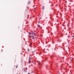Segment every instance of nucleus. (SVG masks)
Instances as JSON below:
<instances>
[{"label":"nucleus","mask_w":74,"mask_h":74,"mask_svg":"<svg viewBox=\"0 0 74 74\" xmlns=\"http://www.w3.org/2000/svg\"><path fill=\"white\" fill-rule=\"evenodd\" d=\"M30 59H31V57H29V60H30Z\"/></svg>","instance_id":"nucleus-2"},{"label":"nucleus","mask_w":74,"mask_h":74,"mask_svg":"<svg viewBox=\"0 0 74 74\" xmlns=\"http://www.w3.org/2000/svg\"><path fill=\"white\" fill-rule=\"evenodd\" d=\"M30 2H29V3H28V4H30Z\"/></svg>","instance_id":"nucleus-10"},{"label":"nucleus","mask_w":74,"mask_h":74,"mask_svg":"<svg viewBox=\"0 0 74 74\" xmlns=\"http://www.w3.org/2000/svg\"><path fill=\"white\" fill-rule=\"evenodd\" d=\"M28 9H29V8L27 7V10H26V11H28Z\"/></svg>","instance_id":"nucleus-5"},{"label":"nucleus","mask_w":74,"mask_h":74,"mask_svg":"<svg viewBox=\"0 0 74 74\" xmlns=\"http://www.w3.org/2000/svg\"><path fill=\"white\" fill-rule=\"evenodd\" d=\"M17 67H18V66H16V68H17Z\"/></svg>","instance_id":"nucleus-13"},{"label":"nucleus","mask_w":74,"mask_h":74,"mask_svg":"<svg viewBox=\"0 0 74 74\" xmlns=\"http://www.w3.org/2000/svg\"><path fill=\"white\" fill-rule=\"evenodd\" d=\"M23 71H25V69H23Z\"/></svg>","instance_id":"nucleus-7"},{"label":"nucleus","mask_w":74,"mask_h":74,"mask_svg":"<svg viewBox=\"0 0 74 74\" xmlns=\"http://www.w3.org/2000/svg\"><path fill=\"white\" fill-rule=\"evenodd\" d=\"M38 23H40V22H38Z\"/></svg>","instance_id":"nucleus-16"},{"label":"nucleus","mask_w":74,"mask_h":74,"mask_svg":"<svg viewBox=\"0 0 74 74\" xmlns=\"http://www.w3.org/2000/svg\"><path fill=\"white\" fill-rule=\"evenodd\" d=\"M29 63H30V60H29Z\"/></svg>","instance_id":"nucleus-8"},{"label":"nucleus","mask_w":74,"mask_h":74,"mask_svg":"<svg viewBox=\"0 0 74 74\" xmlns=\"http://www.w3.org/2000/svg\"><path fill=\"white\" fill-rule=\"evenodd\" d=\"M73 37H74V36H72Z\"/></svg>","instance_id":"nucleus-15"},{"label":"nucleus","mask_w":74,"mask_h":74,"mask_svg":"<svg viewBox=\"0 0 74 74\" xmlns=\"http://www.w3.org/2000/svg\"><path fill=\"white\" fill-rule=\"evenodd\" d=\"M31 37H32V38H33V39H34V36H33V34H32V36H30V38H31Z\"/></svg>","instance_id":"nucleus-1"},{"label":"nucleus","mask_w":74,"mask_h":74,"mask_svg":"<svg viewBox=\"0 0 74 74\" xmlns=\"http://www.w3.org/2000/svg\"><path fill=\"white\" fill-rule=\"evenodd\" d=\"M31 34L29 32V34Z\"/></svg>","instance_id":"nucleus-9"},{"label":"nucleus","mask_w":74,"mask_h":74,"mask_svg":"<svg viewBox=\"0 0 74 74\" xmlns=\"http://www.w3.org/2000/svg\"><path fill=\"white\" fill-rule=\"evenodd\" d=\"M38 64L39 65H40V62H38Z\"/></svg>","instance_id":"nucleus-4"},{"label":"nucleus","mask_w":74,"mask_h":74,"mask_svg":"<svg viewBox=\"0 0 74 74\" xmlns=\"http://www.w3.org/2000/svg\"><path fill=\"white\" fill-rule=\"evenodd\" d=\"M32 53H34V51H32Z\"/></svg>","instance_id":"nucleus-14"},{"label":"nucleus","mask_w":74,"mask_h":74,"mask_svg":"<svg viewBox=\"0 0 74 74\" xmlns=\"http://www.w3.org/2000/svg\"><path fill=\"white\" fill-rule=\"evenodd\" d=\"M27 51H30V50L29 49L27 50Z\"/></svg>","instance_id":"nucleus-11"},{"label":"nucleus","mask_w":74,"mask_h":74,"mask_svg":"<svg viewBox=\"0 0 74 74\" xmlns=\"http://www.w3.org/2000/svg\"><path fill=\"white\" fill-rule=\"evenodd\" d=\"M38 27H40V25H38Z\"/></svg>","instance_id":"nucleus-12"},{"label":"nucleus","mask_w":74,"mask_h":74,"mask_svg":"<svg viewBox=\"0 0 74 74\" xmlns=\"http://www.w3.org/2000/svg\"><path fill=\"white\" fill-rule=\"evenodd\" d=\"M30 44L32 45V43H30Z\"/></svg>","instance_id":"nucleus-17"},{"label":"nucleus","mask_w":74,"mask_h":74,"mask_svg":"<svg viewBox=\"0 0 74 74\" xmlns=\"http://www.w3.org/2000/svg\"><path fill=\"white\" fill-rule=\"evenodd\" d=\"M32 34H34V36H36V34H34V33H33Z\"/></svg>","instance_id":"nucleus-3"},{"label":"nucleus","mask_w":74,"mask_h":74,"mask_svg":"<svg viewBox=\"0 0 74 74\" xmlns=\"http://www.w3.org/2000/svg\"><path fill=\"white\" fill-rule=\"evenodd\" d=\"M42 8L43 10H44V7H42Z\"/></svg>","instance_id":"nucleus-6"}]
</instances>
